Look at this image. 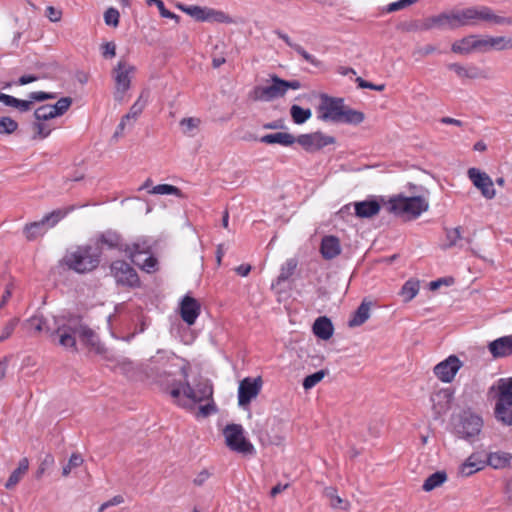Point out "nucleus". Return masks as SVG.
<instances>
[{
	"instance_id": "f257e3e1",
	"label": "nucleus",
	"mask_w": 512,
	"mask_h": 512,
	"mask_svg": "<svg viewBox=\"0 0 512 512\" xmlns=\"http://www.w3.org/2000/svg\"><path fill=\"white\" fill-rule=\"evenodd\" d=\"M178 358L166 351L159 350L152 356L145 365V371L148 377L169 393L174 402L183 408H193L195 404L203 401H212L213 386L207 379H200L195 385L188 382V366L180 367L183 381H177L173 378L174 372L171 370L175 366L174 361Z\"/></svg>"
},
{
	"instance_id": "f03ea898",
	"label": "nucleus",
	"mask_w": 512,
	"mask_h": 512,
	"mask_svg": "<svg viewBox=\"0 0 512 512\" xmlns=\"http://www.w3.org/2000/svg\"><path fill=\"white\" fill-rule=\"evenodd\" d=\"M54 328H52L47 319L41 314H35L22 323V327L31 335L46 332L51 339L58 337V344L73 351H78L76 337L87 346L91 351L97 354L104 352L97 334L88 327L79 316H54Z\"/></svg>"
},
{
	"instance_id": "7ed1b4c3",
	"label": "nucleus",
	"mask_w": 512,
	"mask_h": 512,
	"mask_svg": "<svg viewBox=\"0 0 512 512\" xmlns=\"http://www.w3.org/2000/svg\"><path fill=\"white\" fill-rule=\"evenodd\" d=\"M318 119L325 122L360 124L364 114L344 104L343 98L322 94L317 107Z\"/></svg>"
},
{
	"instance_id": "20e7f679",
	"label": "nucleus",
	"mask_w": 512,
	"mask_h": 512,
	"mask_svg": "<svg viewBox=\"0 0 512 512\" xmlns=\"http://www.w3.org/2000/svg\"><path fill=\"white\" fill-rule=\"evenodd\" d=\"M487 396L495 401L494 416L504 425H512V377L498 379Z\"/></svg>"
},
{
	"instance_id": "39448f33",
	"label": "nucleus",
	"mask_w": 512,
	"mask_h": 512,
	"mask_svg": "<svg viewBox=\"0 0 512 512\" xmlns=\"http://www.w3.org/2000/svg\"><path fill=\"white\" fill-rule=\"evenodd\" d=\"M101 249L91 245L76 246L66 252L62 263L70 270L84 274L96 269L100 263Z\"/></svg>"
},
{
	"instance_id": "423d86ee",
	"label": "nucleus",
	"mask_w": 512,
	"mask_h": 512,
	"mask_svg": "<svg viewBox=\"0 0 512 512\" xmlns=\"http://www.w3.org/2000/svg\"><path fill=\"white\" fill-rule=\"evenodd\" d=\"M153 241L149 237H138L133 243L125 244L123 252L142 271L152 274L158 271V259L152 254Z\"/></svg>"
},
{
	"instance_id": "0eeeda50",
	"label": "nucleus",
	"mask_w": 512,
	"mask_h": 512,
	"mask_svg": "<svg viewBox=\"0 0 512 512\" xmlns=\"http://www.w3.org/2000/svg\"><path fill=\"white\" fill-rule=\"evenodd\" d=\"M385 204L390 213L412 219L419 217L429 208V202L424 197H406L402 194L391 197Z\"/></svg>"
},
{
	"instance_id": "6e6552de",
	"label": "nucleus",
	"mask_w": 512,
	"mask_h": 512,
	"mask_svg": "<svg viewBox=\"0 0 512 512\" xmlns=\"http://www.w3.org/2000/svg\"><path fill=\"white\" fill-rule=\"evenodd\" d=\"M74 206L63 209H56L46 214L41 220L28 223L23 228V234L28 241H33L43 236L50 228L55 227L62 219H64Z\"/></svg>"
},
{
	"instance_id": "1a4fd4ad",
	"label": "nucleus",
	"mask_w": 512,
	"mask_h": 512,
	"mask_svg": "<svg viewBox=\"0 0 512 512\" xmlns=\"http://www.w3.org/2000/svg\"><path fill=\"white\" fill-rule=\"evenodd\" d=\"M136 67L125 60H120L112 70V78L114 80V100L123 103L126 95L131 88V80L135 74Z\"/></svg>"
},
{
	"instance_id": "9d476101",
	"label": "nucleus",
	"mask_w": 512,
	"mask_h": 512,
	"mask_svg": "<svg viewBox=\"0 0 512 512\" xmlns=\"http://www.w3.org/2000/svg\"><path fill=\"white\" fill-rule=\"evenodd\" d=\"M459 12V27L473 26L481 23L502 24L506 21L505 18L498 16L493 11L485 6L470 7Z\"/></svg>"
},
{
	"instance_id": "9b49d317",
	"label": "nucleus",
	"mask_w": 512,
	"mask_h": 512,
	"mask_svg": "<svg viewBox=\"0 0 512 512\" xmlns=\"http://www.w3.org/2000/svg\"><path fill=\"white\" fill-rule=\"evenodd\" d=\"M225 443L227 447L243 455H253L255 448L244 436V429L240 424H228L224 430Z\"/></svg>"
},
{
	"instance_id": "f8f14e48",
	"label": "nucleus",
	"mask_w": 512,
	"mask_h": 512,
	"mask_svg": "<svg viewBox=\"0 0 512 512\" xmlns=\"http://www.w3.org/2000/svg\"><path fill=\"white\" fill-rule=\"evenodd\" d=\"M483 419L471 410L463 411L455 426L457 435L469 442H474L483 428Z\"/></svg>"
},
{
	"instance_id": "ddd939ff",
	"label": "nucleus",
	"mask_w": 512,
	"mask_h": 512,
	"mask_svg": "<svg viewBox=\"0 0 512 512\" xmlns=\"http://www.w3.org/2000/svg\"><path fill=\"white\" fill-rule=\"evenodd\" d=\"M110 271L117 285L128 288H138L141 285L136 270L124 260L113 261L110 265Z\"/></svg>"
},
{
	"instance_id": "4468645a",
	"label": "nucleus",
	"mask_w": 512,
	"mask_h": 512,
	"mask_svg": "<svg viewBox=\"0 0 512 512\" xmlns=\"http://www.w3.org/2000/svg\"><path fill=\"white\" fill-rule=\"evenodd\" d=\"M272 84L269 86H255L249 92V98L253 101L270 102L276 98L283 97L285 90L283 85L280 83L282 79L277 75L271 76Z\"/></svg>"
},
{
	"instance_id": "2eb2a0df",
	"label": "nucleus",
	"mask_w": 512,
	"mask_h": 512,
	"mask_svg": "<svg viewBox=\"0 0 512 512\" xmlns=\"http://www.w3.org/2000/svg\"><path fill=\"white\" fill-rule=\"evenodd\" d=\"M462 366L463 362L456 355H450L435 365L433 372L441 382L451 383Z\"/></svg>"
},
{
	"instance_id": "dca6fc26",
	"label": "nucleus",
	"mask_w": 512,
	"mask_h": 512,
	"mask_svg": "<svg viewBox=\"0 0 512 512\" xmlns=\"http://www.w3.org/2000/svg\"><path fill=\"white\" fill-rule=\"evenodd\" d=\"M262 380L257 378H244L238 387V404L240 407L248 406L261 391Z\"/></svg>"
},
{
	"instance_id": "f3484780",
	"label": "nucleus",
	"mask_w": 512,
	"mask_h": 512,
	"mask_svg": "<svg viewBox=\"0 0 512 512\" xmlns=\"http://www.w3.org/2000/svg\"><path fill=\"white\" fill-rule=\"evenodd\" d=\"M296 142L308 152H315L325 146L335 143V138L323 134L322 132H314L309 134H301L296 138Z\"/></svg>"
},
{
	"instance_id": "a211bd4d",
	"label": "nucleus",
	"mask_w": 512,
	"mask_h": 512,
	"mask_svg": "<svg viewBox=\"0 0 512 512\" xmlns=\"http://www.w3.org/2000/svg\"><path fill=\"white\" fill-rule=\"evenodd\" d=\"M468 178L473 185L480 190L482 196L486 199H492L495 196L494 184L490 176L477 168H469Z\"/></svg>"
},
{
	"instance_id": "6ab92c4d",
	"label": "nucleus",
	"mask_w": 512,
	"mask_h": 512,
	"mask_svg": "<svg viewBox=\"0 0 512 512\" xmlns=\"http://www.w3.org/2000/svg\"><path fill=\"white\" fill-rule=\"evenodd\" d=\"M179 8L188 14L189 16L193 17L194 19L198 21H216V22H225L227 19V16L224 12L216 11L214 9L210 8H203L196 5L191 6H185L180 5Z\"/></svg>"
},
{
	"instance_id": "aec40b11",
	"label": "nucleus",
	"mask_w": 512,
	"mask_h": 512,
	"mask_svg": "<svg viewBox=\"0 0 512 512\" xmlns=\"http://www.w3.org/2000/svg\"><path fill=\"white\" fill-rule=\"evenodd\" d=\"M459 27V12L442 13L425 19L424 29H455Z\"/></svg>"
},
{
	"instance_id": "412c9836",
	"label": "nucleus",
	"mask_w": 512,
	"mask_h": 512,
	"mask_svg": "<svg viewBox=\"0 0 512 512\" xmlns=\"http://www.w3.org/2000/svg\"><path fill=\"white\" fill-rule=\"evenodd\" d=\"M179 310L182 320L188 325H193L200 315L201 305L197 299L185 295L180 302Z\"/></svg>"
},
{
	"instance_id": "4be33fe9",
	"label": "nucleus",
	"mask_w": 512,
	"mask_h": 512,
	"mask_svg": "<svg viewBox=\"0 0 512 512\" xmlns=\"http://www.w3.org/2000/svg\"><path fill=\"white\" fill-rule=\"evenodd\" d=\"M453 399V392L446 388L441 389L431 396L433 409L435 414L441 415L450 409V404Z\"/></svg>"
},
{
	"instance_id": "5701e85b",
	"label": "nucleus",
	"mask_w": 512,
	"mask_h": 512,
	"mask_svg": "<svg viewBox=\"0 0 512 512\" xmlns=\"http://www.w3.org/2000/svg\"><path fill=\"white\" fill-rule=\"evenodd\" d=\"M509 40L505 37H485L476 36V51L488 52L491 50H502L507 47Z\"/></svg>"
},
{
	"instance_id": "b1692460",
	"label": "nucleus",
	"mask_w": 512,
	"mask_h": 512,
	"mask_svg": "<svg viewBox=\"0 0 512 512\" xmlns=\"http://www.w3.org/2000/svg\"><path fill=\"white\" fill-rule=\"evenodd\" d=\"M355 214L359 218H371L377 215L381 209L380 203L375 198L354 203Z\"/></svg>"
},
{
	"instance_id": "393cba45",
	"label": "nucleus",
	"mask_w": 512,
	"mask_h": 512,
	"mask_svg": "<svg viewBox=\"0 0 512 512\" xmlns=\"http://www.w3.org/2000/svg\"><path fill=\"white\" fill-rule=\"evenodd\" d=\"M488 349L494 358L512 354V335L500 337L489 343Z\"/></svg>"
},
{
	"instance_id": "a878e982",
	"label": "nucleus",
	"mask_w": 512,
	"mask_h": 512,
	"mask_svg": "<svg viewBox=\"0 0 512 512\" xmlns=\"http://www.w3.org/2000/svg\"><path fill=\"white\" fill-rule=\"evenodd\" d=\"M320 252L324 259L331 260L341 253L340 241L336 236H324L321 241Z\"/></svg>"
},
{
	"instance_id": "bb28decb",
	"label": "nucleus",
	"mask_w": 512,
	"mask_h": 512,
	"mask_svg": "<svg viewBox=\"0 0 512 512\" xmlns=\"http://www.w3.org/2000/svg\"><path fill=\"white\" fill-rule=\"evenodd\" d=\"M274 33L283 40L290 48L295 50L306 62L312 64L315 67H319L321 65V61L318 60L315 56L308 53L301 45L293 42L291 38L284 32L280 30L274 31Z\"/></svg>"
},
{
	"instance_id": "cd10ccee",
	"label": "nucleus",
	"mask_w": 512,
	"mask_h": 512,
	"mask_svg": "<svg viewBox=\"0 0 512 512\" xmlns=\"http://www.w3.org/2000/svg\"><path fill=\"white\" fill-rule=\"evenodd\" d=\"M123 239L119 233L112 230H107L103 232L97 239V245L107 246L110 249H118L123 252V248L125 247Z\"/></svg>"
},
{
	"instance_id": "c85d7f7f",
	"label": "nucleus",
	"mask_w": 512,
	"mask_h": 512,
	"mask_svg": "<svg viewBox=\"0 0 512 512\" xmlns=\"http://www.w3.org/2000/svg\"><path fill=\"white\" fill-rule=\"evenodd\" d=\"M334 332L333 324L326 316L317 318L313 324V333L322 340H328Z\"/></svg>"
},
{
	"instance_id": "c756f323",
	"label": "nucleus",
	"mask_w": 512,
	"mask_h": 512,
	"mask_svg": "<svg viewBox=\"0 0 512 512\" xmlns=\"http://www.w3.org/2000/svg\"><path fill=\"white\" fill-rule=\"evenodd\" d=\"M260 142L265 144H279L282 146H291L296 142V137L290 133L277 132L273 134H266L260 138Z\"/></svg>"
},
{
	"instance_id": "7c9ffc66",
	"label": "nucleus",
	"mask_w": 512,
	"mask_h": 512,
	"mask_svg": "<svg viewBox=\"0 0 512 512\" xmlns=\"http://www.w3.org/2000/svg\"><path fill=\"white\" fill-rule=\"evenodd\" d=\"M448 69L455 72L460 78L475 79L481 76V71L475 66H463L459 63H451Z\"/></svg>"
},
{
	"instance_id": "2f4dec72",
	"label": "nucleus",
	"mask_w": 512,
	"mask_h": 512,
	"mask_svg": "<svg viewBox=\"0 0 512 512\" xmlns=\"http://www.w3.org/2000/svg\"><path fill=\"white\" fill-rule=\"evenodd\" d=\"M485 462L482 460H479L475 455H471L460 467H459V473L464 476L468 477L472 474L476 473L477 471L482 470L485 467Z\"/></svg>"
},
{
	"instance_id": "473e14b6",
	"label": "nucleus",
	"mask_w": 512,
	"mask_h": 512,
	"mask_svg": "<svg viewBox=\"0 0 512 512\" xmlns=\"http://www.w3.org/2000/svg\"><path fill=\"white\" fill-rule=\"evenodd\" d=\"M370 316V304L362 302L348 322L349 327H357L365 323Z\"/></svg>"
},
{
	"instance_id": "72a5a7b5",
	"label": "nucleus",
	"mask_w": 512,
	"mask_h": 512,
	"mask_svg": "<svg viewBox=\"0 0 512 512\" xmlns=\"http://www.w3.org/2000/svg\"><path fill=\"white\" fill-rule=\"evenodd\" d=\"M29 461L27 458H22L18 464V467L11 473L9 476L5 487L7 489L13 488L15 485L19 483L22 476L28 471Z\"/></svg>"
},
{
	"instance_id": "f704fd0d",
	"label": "nucleus",
	"mask_w": 512,
	"mask_h": 512,
	"mask_svg": "<svg viewBox=\"0 0 512 512\" xmlns=\"http://www.w3.org/2000/svg\"><path fill=\"white\" fill-rule=\"evenodd\" d=\"M511 456L505 452H492L487 456V464L494 469H503L510 464Z\"/></svg>"
},
{
	"instance_id": "c9c22d12",
	"label": "nucleus",
	"mask_w": 512,
	"mask_h": 512,
	"mask_svg": "<svg viewBox=\"0 0 512 512\" xmlns=\"http://www.w3.org/2000/svg\"><path fill=\"white\" fill-rule=\"evenodd\" d=\"M452 51L459 54H468L476 51V35H470L453 43Z\"/></svg>"
},
{
	"instance_id": "e433bc0d",
	"label": "nucleus",
	"mask_w": 512,
	"mask_h": 512,
	"mask_svg": "<svg viewBox=\"0 0 512 512\" xmlns=\"http://www.w3.org/2000/svg\"><path fill=\"white\" fill-rule=\"evenodd\" d=\"M447 480V474L445 471H437L424 481L423 490L426 492L432 491L433 489L441 486Z\"/></svg>"
},
{
	"instance_id": "4c0bfd02",
	"label": "nucleus",
	"mask_w": 512,
	"mask_h": 512,
	"mask_svg": "<svg viewBox=\"0 0 512 512\" xmlns=\"http://www.w3.org/2000/svg\"><path fill=\"white\" fill-rule=\"evenodd\" d=\"M297 268V260L294 258H290L286 260V262L282 265L280 269V273L276 278V284L280 285L283 282L287 281L295 272Z\"/></svg>"
},
{
	"instance_id": "58836bf2",
	"label": "nucleus",
	"mask_w": 512,
	"mask_h": 512,
	"mask_svg": "<svg viewBox=\"0 0 512 512\" xmlns=\"http://www.w3.org/2000/svg\"><path fill=\"white\" fill-rule=\"evenodd\" d=\"M325 495L330 500V505L335 509L348 510L350 504L348 501L342 499L339 495H337V491L333 487H328L325 489Z\"/></svg>"
},
{
	"instance_id": "ea45409f",
	"label": "nucleus",
	"mask_w": 512,
	"mask_h": 512,
	"mask_svg": "<svg viewBox=\"0 0 512 512\" xmlns=\"http://www.w3.org/2000/svg\"><path fill=\"white\" fill-rule=\"evenodd\" d=\"M290 115L295 124H303L311 118L312 112L309 108L305 109L294 104L290 108Z\"/></svg>"
},
{
	"instance_id": "a19ab883",
	"label": "nucleus",
	"mask_w": 512,
	"mask_h": 512,
	"mask_svg": "<svg viewBox=\"0 0 512 512\" xmlns=\"http://www.w3.org/2000/svg\"><path fill=\"white\" fill-rule=\"evenodd\" d=\"M418 291L419 281L410 279L402 286L400 294L405 302H409L417 295Z\"/></svg>"
},
{
	"instance_id": "79ce46f5",
	"label": "nucleus",
	"mask_w": 512,
	"mask_h": 512,
	"mask_svg": "<svg viewBox=\"0 0 512 512\" xmlns=\"http://www.w3.org/2000/svg\"><path fill=\"white\" fill-rule=\"evenodd\" d=\"M150 194H158V195H175L177 197L182 196L181 190L170 184H159L154 186L150 191Z\"/></svg>"
},
{
	"instance_id": "37998d69",
	"label": "nucleus",
	"mask_w": 512,
	"mask_h": 512,
	"mask_svg": "<svg viewBox=\"0 0 512 512\" xmlns=\"http://www.w3.org/2000/svg\"><path fill=\"white\" fill-rule=\"evenodd\" d=\"M201 121L198 118L189 117L183 118L180 121V126L184 134L192 136L193 132L199 127Z\"/></svg>"
},
{
	"instance_id": "c03bdc74",
	"label": "nucleus",
	"mask_w": 512,
	"mask_h": 512,
	"mask_svg": "<svg viewBox=\"0 0 512 512\" xmlns=\"http://www.w3.org/2000/svg\"><path fill=\"white\" fill-rule=\"evenodd\" d=\"M83 457L78 454V453H73L69 460H68V463L63 467L62 469V475L64 477H67L70 473H71V470L73 468H77L79 466H81L83 464Z\"/></svg>"
},
{
	"instance_id": "a18cd8bd",
	"label": "nucleus",
	"mask_w": 512,
	"mask_h": 512,
	"mask_svg": "<svg viewBox=\"0 0 512 512\" xmlns=\"http://www.w3.org/2000/svg\"><path fill=\"white\" fill-rule=\"evenodd\" d=\"M34 117L36 121H48L52 118L57 117L54 114V111L52 108H50V105H42L39 108H37L34 112Z\"/></svg>"
},
{
	"instance_id": "49530a36",
	"label": "nucleus",
	"mask_w": 512,
	"mask_h": 512,
	"mask_svg": "<svg viewBox=\"0 0 512 512\" xmlns=\"http://www.w3.org/2000/svg\"><path fill=\"white\" fill-rule=\"evenodd\" d=\"M325 374L326 373L324 370H320V371H317V372L305 377V379L303 381L304 389L309 390V389L313 388L314 386H316L325 377Z\"/></svg>"
},
{
	"instance_id": "de8ad7c7",
	"label": "nucleus",
	"mask_w": 512,
	"mask_h": 512,
	"mask_svg": "<svg viewBox=\"0 0 512 512\" xmlns=\"http://www.w3.org/2000/svg\"><path fill=\"white\" fill-rule=\"evenodd\" d=\"M18 128V123L10 117H0V134H11Z\"/></svg>"
},
{
	"instance_id": "09e8293b",
	"label": "nucleus",
	"mask_w": 512,
	"mask_h": 512,
	"mask_svg": "<svg viewBox=\"0 0 512 512\" xmlns=\"http://www.w3.org/2000/svg\"><path fill=\"white\" fill-rule=\"evenodd\" d=\"M72 100L69 97L60 98L54 105H50V108L54 111L56 116L64 114L71 106Z\"/></svg>"
},
{
	"instance_id": "8fccbe9b",
	"label": "nucleus",
	"mask_w": 512,
	"mask_h": 512,
	"mask_svg": "<svg viewBox=\"0 0 512 512\" xmlns=\"http://www.w3.org/2000/svg\"><path fill=\"white\" fill-rule=\"evenodd\" d=\"M146 3L149 6L156 5L160 15L164 18H170L175 20H178L179 18L176 14L166 9L164 2L162 0H146Z\"/></svg>"
},
{
	"instance_id": "3c124183",
	"label": "nucleus",
	"mask_w": 512,
	"mask_h": 512,
	"mask_svg": "<svg viewBox=\"0 0 512 512\" xmlns=\"http://www.w3.org/2000/svg\"><path fill=\"white\" fill-rule=\"evenodd\" d=\"M146 106V100L142 99V95L137 99V101L130 107L129 112L127 113L133 121H136L138 116L143 112Z\"/></svg>"
},
{
	"instance_id": "603ef678",
	"label": "nucleus",
	"mask_w": 512,
	"mask_h": 512,
	"mask_svg": "<svg viewBox=\"0 0 512 512\" xmlns=\"http://www.w3.org/2000/svg\"><path fill=\"white\" fill-rule=\"evenodd\" d=\"M120 14L117 9L109 8L104 13V21L108 26L116 27L119 24Z\"/></svg>"
},
{
	"instance_id": "864d4df0",
	"label": "nucleus",
	"mask_w": 512,
	"mask_h": 512,
	"mask_svg": "<svg viewBox=\"0 0 512 512\" xmlns=\"http://www.w3.org/2000/svg\"><path fill=\"white\" fill-rule=\"evenodd\" d=\"M18 323H19L18 318H13L7 322V324L4 326V328L2 329V332L0 334V342L7 340L13 334Z\"/></svg>"
},
{
	"instance_id": "5fc2aeb1",
	"label": "nucleus",
	"mask_w": 512,
	"mask_h": 512,
	"mask_svg": "<svg viewBox=\"0 0 512 512\" xmlns=\"http://www.w3.org/2000/svg\"><path fill=\"white\" fill-rule=\"evenodd\" d=\"M33 128L36 131L35 137H38L40 139L48 137L52 131V128L47 124L43 123V121H36L33 124Z\"/></svg>"
},
{
	"instance_id": "6e6d98bb",
	"label": "nucleus",
	"mask_w": 512,
	"mask_h": 512,
	"mask_svg": "<svg viewBox=\"0 0 512 512\" xmlns=\"http://www.w3.org/2000/svg\"><path fill=\"white\" fill-rule=\"evenodd\" d=\"M54 464V457L51 454L45 455V457L42 459L39 468L36 472V478H41L42 475L45 473L46 469H48L50 466Z\"/></svg>"
},
{
	"instance_id": "4d7b16f0",
	"label": "nucleus",
	"mask_w": 512,
	"mask_h": 512,
	"mask_svg": "<svg viewBox=\"0 0 512 512\" xmlns=\"http://www.w3.org/2000/svg\"><path fill=\"white\" fill-rule=\"evenodd\" d=\"M101 54L105 59H112L116 55V44L114 42H106L101 45Z\"/></svg>"
},
{
	"instance_id": "13d9d810",
	"label": "nucleus",
	"mask_w": 512,
	"mask_h": 512,
	"mask_svg": "<svg viewBox=\"0 0 512 512\" xmlns=\"http://www.w3.org/2000/svg\"><path fill=\"white\" fill-rule=\"evenodd\" d=\"M134 122L135 121H133L128 114H125L116 128L114 137H119L120 135H122L126 126L132 127L134 125Z\"/></svg>"
},
{
	"instance_id": "bf43d9fd",
	"label": "nucleus",
	"mask_w": 512,
	"mask_h": 512,
	"mask_svg": "<svg viewBox=\"0 0 512 512\" xmlns=\"http://www.w3.org/2000/svg\"><path fill=\"white\" fill-rule=\"evenodd\" d=\"M446 238L449 242V246H454L457 244L458 240L461 238L460 227L448 229L446 231Z\"/></svg>"
},
{
	"instance_id": "052dcab7",
	"label": "nucleus",
	"mask_w": 512,
	"mask_h": 512,
	"mask_svg": "<svg viewBox=\"0 0 512 512\" xmlns=\"http://www.w3.org/2000/svg\"><path fill=\"white\" fill-rule=\"evenodd\" d=\"M355 81L358 84V87L363 88V89L367 88V89L376 90V91H383L385 88L384 84L376 85V84H373L371 82H368V81L362 79L361 77H357Z\"/></svg>"
},
{
	"instance_id": "680f3d73",
	"label": "nucleus",
	"mask_w": 512,
	"mask_h": 512,
	"mask_svg": "<svg viewBox=\"0 0 512 512\" xmlns=\"http://www.w3.org/2000/svg\"><path fill=\"white\" fill-rule=\"evenodd\" d=\"M56 98V95L53 93H47L43 91H37V92H31L29 94V99L33 101H45L48 99H54Z\"/></svg>"
},
{
	"instance_id": "e2e57ef3",
	"label": "nucleus",
	"mask_w": 512,
	"mask_h": 512,
	"mask_svg": "<svg viewBox=\"0 0 512 512\" xmlns=\"http://www.w3.org/2000/svg\"><path fill=\"white\" fill-rule=\"evenodd\" d=\"M46 16L51 22H59L62 18V11L53 6H48L46 8Z\"/></svg>"
},
{
	"instance_id": "0e129e2a",
	"label": "nucleus",
	"mask_w": 512,
	"mask_h": 512,
	"mask_svg": "<svg viewBox=\"0 0 512 512\" xmlns=\"http://www.w3.org/2000/svg\"><path fill=\"white\" fill-rule=\"evenodd\" d=\"M32 100H20L15 98V102H13L12 107L17 108L21 112H26L31 109L32 106Z\"/></svg>"
},
{
	"instance_id": "69168bd1",
	"label": "nucleus",
	"mask_w": 512,
	"mask_h": 512,
	"mask_svg": "<svg viewBox=\"0 0 512 512\" xmlns=\"http://www.w3.org/2000/svg\"><path fill=\"white\" fill-rule=\"evenodd\" d=\"M435 51H436V47L428 44L423 47L417 48L416 51L414 52V55H419L420 57H426Z\"/></svg>"
},
{
	"instance_id": "338daca9",
	"label": "nucleus",
	"mask_w": 512,
	"mask_h": 512,
	"mask_svg": "<svg viewBox=\"0 0 512 512\" xmlns=\"http://www.w3.org/2000/svg\"><path fill=\"white\" fill-rule=\"evenodd\" d=\"M216 411V407L213 402L207 403L205 405L200 406L199 412L202 416L206 417L210 415L212 412Z\"/></svg>"
},
{
	"instance_id": "774afa93",
	"label": "nucleus",
	"mask_w": 512,
	"mask_h": 512,
	"mask_svg": "<svg viewBox=\"0 0 512 512\" xmlns=\"http://www.w3.org/2000/svg\"><path fill=\"white\" fill-rule=\"evenodd\" d=\"M280 83L283 85V89L285 90V93L287 92L288 89L297 90L301 87L300 82L297 80L287 81V80L282 79V82H280Z\"/></svg>"
}]
</instances>
